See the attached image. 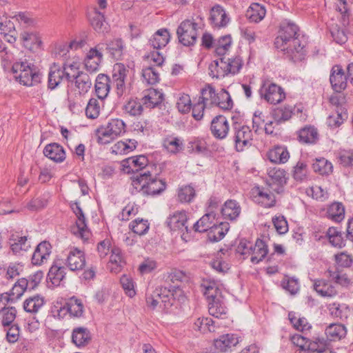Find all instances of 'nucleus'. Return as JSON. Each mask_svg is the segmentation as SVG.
<instances>
[{"instance_id":"50","label":"nucleus","mask_w":353,"mask_h":353,"mask_svg":"<svg viewBox=\"0 0 353 353\" xmlns=\"http://www.w3.org/2000/svg\"><path fill=\"white\" fill-rule=\"evenodd\" d=\"M328 309L333 317L340 319H346L350 313L349 307L345 304L333 303L329 305Z\"/></svg>"},{"instance_id":"32","label":"nucleus","mask_w":353,"mask_h":353,"mask_svg":"<svg viewBox=\"0 0 353 353\" xmlns=\"http://www.w3.org/2000/svg\"><path fill=\"white\" fill-rule=\"evenodd\" d=\"M227 65L225 64V57H221L213 61L209 65V74L216 79L225 77L227 74Z\"/></svg>"},{"instance_id":"5","label":"nucleus","mask_w":353,"mask_h":353,"mask_svg":"<svg viewBox=\"0 0 353 353\" xmlns=\"http://www.w3.org/2000/svg\"><path fill=\"white\" fill-rule=\"evenodd\" d=\"M71 208L77 219L76 224L71 228L72 233L83 241H88L91 236V232L87 227L85 218L79 203H72Z\"/></svg>"},{"instance_id":"62","label":"nucleus","mask_w":353,"mask_h":353,"mask_svg":"<svg viewBox=\"0 0 353 353\" xmlns=\"http://www.w3.org/2000/svg\"><path fill=\"white\" fill-rule=\"evenodd\" d=\"M289 319L293 327L299 331H306L311 328L310 325L308 323L307 319L304 317H297L295 314L290 313Z\"/></svg>"},{"instance_id":"47","label":"nucleus","mask_w":353,"mask_h":353,"mask_svg":"<svg viewBox=\"0 0 353 353\" xmlns=\"http://www.w3.org/2000/svg\"><path fill=\"white\" fill-rule=\"evenodd\" d=\"M345 210L341 203H334L330 205L327 211L329 219L335 222H340L344 218Z\"/></svg>"},{"instance_id":"6","label":"nucleus","mask_w":353,"mask_h":353,"mask_svg":"<svg viewBox=\"0 0 353 353\" xmlns=\"http://www.w3.org/2000/svg\"><path fill=\"white\" fill-rule=\"evenodd\" d=\"M176 34L179 42L183 46L193 45L197 37V23L191 20H185L177 28Z\"/></svg>"},{"instance_id":"57","label":"nucleus","mask_w":353,"mask_h":353,"mask_svg":"<svg viewBox=\"0 0 353 353\" xmlns=\"http://www.w3.org/2000/svg\"><path fill=\"white\" fill-rule=\"evenodd\" d=\"M218 97L219 100H217L218 101L216 106H218L221 109L225 110H229L232 108L233 102L228 92L225 90H221L219 92Z\"/></svg>"},{"instance_id":"7","label":"nucleus","mask_w":353,"mask_h":353,"mask_svg":"<svg viewBox=\"0 0 353 353\" xmlns=\"http://www.w3.org/2000/svg\"><path fill=\"white\" fill-rule=\"evenodd\" d=\"M148 159L144 155L127 158L121 162V170L127 174L134 173L133 176H135L137 174L148 170L145 168L148 165Z\"/></svg>"},{"instance_id":"44","label":"nucleus","mask_w":353,"mask_h":353,"mask_svg":"<svg viewBox=\"0 0 353 353\" xmlns=\"http://www.w3.org/2000/svg\"><path fill=\"white\" fill-rule=\"evenodd\" d=\"M80 61L79 60H68L63 66L62 70L64 71L65 79L70 81L82 72L79 70Z\"/></svg>"},{"instance_id":"1","label":"nucleus","mask_w":353,"mask_h":353,"mask_svg":"<svg viewBox=\"0 0 353 353\" xmlns=\"http://www.w3.org/2000/svg\"><path fill=\"white\" fill-rule=\"evenodd\" d=\"M132 185L137 191H143L148 195H156L161 193L165 189V183L158 179H152L150 172L145 170L137 174L132 178Z\"/></svg>"},{"instance_id":"23","label":"nucleus","mask_w":353,"mask_h":353,"mask_svg":"<svg viewBox=\"0 0 353 353\" xmlns=\"http://www.w3.org/2000/svg\"><path fill=\"white\" fill-rule=\"evenodd\" d=\"M43 154L48 158L58 163L63 161L65 159L63 147L56 143L47 145L43 150Z\"/></svg>"},{"instance_id":"31","label":"nucleus","mask_w":353,"mask_h":353,"mask_svg":"<svg viewBox=\"0 0 353 353\" xmlns=\"http://www.w3.org/2000/svg\"><path fill=\"white\" fill-rule=\"evenodd\" d=\"M9 301L0 306V320L3 327L12 325L17 316V310L14 307L8 306Z\"/></svg>"},{"instance_id":"15","label":"nucleus","mask_w":353,"mask_h":353,"mask_svg":"<svg viewBox=\"0 0 353 353\" xmlns=\"http://www.w3.org/2000/svg\"><path fill=\"white\" fill-rule=\"evenodd\" d=\"M52 246L47 241L37 245L32 256V263L35 265H41L48 260L51 254Z\"/></svg>"},{"instance_id":"51","label":"nucleus","mask_w":353,"mask_h":353,"mask_svg":"<svg viewBox=\"0 0 353 353\" xmlns=\"http://www.w3.org/2000/svg\"><path fill=\"white\" fill-rule=\"evenodd\" d=\"M215 322L211 318L200 317L194 322V327L195 330L202 333L214 331Z\"/></svg>"},{"instance_id":"55","label":"nucleus","mask_w":353,"mask_h":353,"mask_svg":"<svg viewBox=\"0 0 353 353\" xmlns=\"http://www.w3.org/2000/svg\"><path fill=\"white\" fill-rule=\"evenodd\" d=\"M101 103V101L100 103L98 99L94 98H92L89 100L85 108V114L88 118L96 119L99 117Z\"/></svg>"},{"instance_id":"28","label":"nucleus","mask_w":353,"mask_h":353,"mask_svg":"<svg viewBox=\"0 0 353 353\" xmlns=\"http://www.w3.org/2000/svg\"><path fill=\"white\" fill-rule=\"evenodd\" d=\"M10 248L14 254H20L22 252H26L30 248V243L26 236H19L12 234L10 238Z\"/></svg>"},{"instance_id":"21","label":"nucleus","mask_w":353,"mask_h":353,"mask_svg":"<svg viewBox=\"0 0 353 353\" xmlns=\"http://www.w3.org/2000/svg\"><path fill=\"white\" fill-rule=\"evenodd\" d=\"M239 338L233 334H227L221 336L219 339L214 341L216 349L221 352H227L232 347L236 346L239 343Z\"/></svg>"},{"instance_id":"64","label":"nucleus","mask_w":353,"mask_h":353,"mask_svg":"<svg viewBox=\"0 0 353 353\" xmlns=\"http://www.w3.org/2000/svg\"><path fill=\"white\" fill-rule=\"evenodd\" d=\"M286 48V50L284 52L292 54L297 53L299 54V58H301L304 54V46L301 44L300 39L298 38V36L296 38H294V39L291 40L288 45H286L284 48Z\"/></svg>"},{"instance_id":"42","label":"nucleus","mask_w":353,"mask_h":353,"mask_svg":"<svg viewBox=\"0 0 353 353\" xmlns=\"http://www.w3.org/2000/svg\"><path fill=\"white\" fill-rule=\"evenodd\" d=\"M265 14L266 10L264 6L259 3H254L250 6L246 15L251 21L257 23L265 17Z\"/></svg>"},{"instance_id":"33","label":"nucleus","mask_w":353,"mask_h":353,"mask_svg":"<svg viewBox=\"0 0 353 353\" xmlns=\"http://www.w3.org/2000/svg\"><path fill=\"white\" fill-rule=\"evenodd\" d=\"M241 206L235 200H228L221 208V214L225 219H236L241 213Z\"/></svg>"},{"instance_id":"2","label":"nucleus","mask_w":353,"mask_h":353,"mask_svg":"<svg viewBox=\"0 0 353 353\" xmlns=\"http://www.w3.org/2000/svg\"><path fill=\"white\" fill-rule=\"evenodd\" d=\"M125 123L119 119H112L105 125L99 128L96 132L98 143L105 145L125 132Z\"/></svg>"},{"instance_id":"27","label":"nucleus","mask_w":353,"mask_h":353,"mask_svg":"<svg viewBox=\"0 0 353 353\" xmlns=\"http://www.w3.org/2000/svg\"><path fill=\"white\" fill-rule=\"evenodd\" d=\"M219 92L216 93L215 89L210 85H206L201 90L200 101L205 104L206 108L216 105L219 100Z\"/></svg>"},{"instance_id":"16","label":"nucleus","mask_w":353,"mask_h":353,"mask_svg":"<svg viewBox=\"0 0 353 353\" xmlns=\"http://www.w3.org/2000/svg\"><path fill=\"white\" fill-rule=\"evenodd\" d=\"M128 70L121 63L114 64L112 71V79L115 83L118 95H122L125 88V79Z\"/></svg>"},{"instance_id":"13","label":"nucleus","mask_w":353,"mask_h":353,"mask_svg":"<svg viewBox=\"0 0 353 353\" xmlns=\"http://www.w3.org/2000/svg\"><path fill=\"white\" fill-rule=\"evenodd\" d=\"M253 134L248 126H241L235 132L234 141L237 151H243L252 145Z\"/></svg>"},{"instance_id":"35","label":"nucleus","mask_w":353,"mask_h":353,"mask_svg":"<svg viewBox=\"0 0 353 353\" xmlns=\"http://www.w3.org/2000/svg\"><path fill=\"white\" fill-rule=\"evenodd\" d=\"M251 252V261L253 263H258L261 261L268 254V248L265 243L261 240L257 239L255 244L252 245Z\"/></svg>"},{"instance_id":"25","label":"nucleus","mask_w":353,"mask_h":353,"mask_svg":"<svg viewBox=\"0 0 353 353\" xmlns=\"http://www.w3.org/2000/svg\"><path fill=\"white\" fill-rule=\"evenodd\" d=\"M110 79L109 77L103 74H99L95 81V92L97 97L103 100L107 97L110 89Z\"/></svg>"},{"instance_id":"18","label":"nucleus","mask_w":353,"mask_h":353,"mask_svg":"<svg viewBox=\"0 0 353 353\" xmlns=\"http://www.w3.org/2000/svg\"><path fill=\"white\" fill-rule=\"evenodd\" d=\"M210 19L215 28L225 27L230 21V17L225 10L219 5L214 6L211 9Z\"/></svg>"},{"instance_id":"22","label":"nucleus","mask_w":353,"mask_h":353,"mask_svg":"<svg viewBox=\"0 0 353 353\" xmlns=\"http://www.w3.org/2000/svg\"><path fill=\"white\" fill-rule=\"evenodd\" d=\"M73 79L75 80V94L79 97L85 95L91 88L92 81L85 72H81Z\"/></svg>"},{"instance_id":"59","label":"nucleus","mask_w":353,"mask_h":353,"mask_svg":"<svg viewBox=\"0 0 353 353\" xmlns=\"http://www.w3.org/2000/svg\"><path fill=\"white\" fill-rule=\"evenodd\" d=\"M225 64L227 65V74H235L238 73L242 68L243 61L240 57L232 58H225Z\"/></svg>"},{"instance_id":"36","label":"nucleus","mask_w":353,"mask_h":353,"mask_svg":"<svg viewBox=\"0 0 353 353\" xmlns=\"http://www.w3.org/2000/svg\"><path fill=\"white\" fill-rule=\"evenodd\" d=\"M143 104L150 108H153L163 101V94L156 89H149L142 99Z\"/></svg>"},{"instance_id":"41","label":"nucleus","mask_w":353,"mask_h":353,"mask_svg":"<svg viewBox=\"0 0 353 353\" xmlns=\"http://www.w3.org/2000/svg\"><path fill=\"white\" fill-rule=\"evenodd\" d=\"M106 50L112 58L119 60L123 54L125 45L122 39H114L107 44Z\"/></svg>"},{"instance_id":"56","label":"nucleus","mask_w":353,"mask_h":353,"mask_svg":"<svg viewBox=\"0 0 353 353\" xmlns=\"http://www.w3.org/2000/svg\"><path fill=\"white\" fill-rule=\"evenodd\" d=\"M313 170L321 174H328L332 171V165L324 158L317 159L312 165Z\"/></svg>"},{"instance_id":"37","label":"nucleus","mask_w":353,"mask_h":353,"mask_svg":"<svg viewBox=\"0 0 353 353\" xmlns=\"http://www.w3.org/2000/svg\"><path fill=\"white\" fill-rule=\"evenodd\" d=\"M268 157L273 163H284L288 160L290 155L285 147L276 146L268 152Z\"/></svg>"},{"instance_id":"4","label":"nucleus","mask_w":353,"mask_h":353,"mask_svg":"<svg viewBox=\"0 0 353 353\" xmlns=\"http://www.w3.org/2000/svg\"><path fill=\"white\" fill-rule=\"evenodd\" d=\"M299 28L293 22L285 19L280 25L279 35L275 39V46L281 51H285L286 45L298 36Z\"/></svg>"},{"instance_id":"61","label":"nucleus","mask_w":353,"mask_h":353,"mask_svg":"<svg viewBox=\"0 0 353 353\" xmlns=\"http://www.w3.org/2000/svg\"><path fill=\"white\" fill-rule=\"evenodd\" d=\"M347 119V113L344 108L336 110V113L327 118V123L330 127H338Z\"/></svg>"},{"instance_id":"43","label":"nucleus","mask_w":353,"mask_h":353,"mask_svg":"<svg viewBox=\"0 0 353 353\" xmlns=\"http://www.w3.org/2000/svg\"><path fill=\"white\" fill-rule=\"evenodd\" d=\"M65 268L61 266V263L56 262L50 268L48 276L53 285H59L60 283L65 278Z\"/></svg>"},{"instance_id":"14","label":"nucleus","mask_w":353,"mask_h":353,"mask_svg":"<svg viewBox=\"0 0 353 353\" xmlns=\"http://www.w3.org/2000/svg\"><path fill=\"white\" fill-rule=\"evenodd\" d=\"M211 132L214 137L223 139L226 137L229 132V123L227 119L222 116H216L211 122Z\"/></svg>"},{"instance_id":"52","label":"nucleus","mask_w":353,"mask_h":353,"mask_svg":"<svg viewBox=\"0 0 353 353\" xmlns=\"http://www.w3.org/2000/svg\"><path fill=\"white\" fill-rule=\"evenodd\" d=\"M232 43V38L230 35L221 37L215 43V52L219 56H223L229 50Z\"/></svg>"},{"instance_id":"10","label":"nucleus","mask_w":353,"mask_h":353,"mask_svg":"<svg viewBox=\"0 0 353 353\" xmlns=\"http://www.w3.org/2000/svg\"><path fill=\"white\" fill-rule=\"evenodd\" d=\"M330 81L336 92H341L346 88L347 78L341 65H335L332 68Z\"/></svg>"},{"instance_id":"63","label":"nucleus","mask_w":353,"mask_h":353,"mask_svg":"<svg viewBox=\"0 0 353 353\" xmlns=\"http://www.w3.org/2000/svg\"><path fill=\"white\" fill-rule=\"evenodd\" d=\"M256 192L259 196V202L264 207H272L274 204V196L272 193L269 191H263L257 188Z\"/></svg>"},{"instance_id":"48","label":"nucleus","mask_w":353,"mask_h":353,"mask_svg":"<svg viewBox=\"0 0 353 353\" xmlns=\"http://www.w3.org/2000/svg\"><path fill=\"white\" fill-rule=\"evenodd\" d=\"M268 174L271 180L272 183H276L279 185H283L286 183L287 177L285 170L279 168H269Z\"/></svg>"},{"instance_id":"54","label":"nucleus","mask_w":353,"mask_h":353,"mask_svg":"<svg viewBox=\"0 0 353 353\" xmlns=\"http://www.w3.org/2000/svg\"><path fill=\"white\" fill-rule=\"evenodd\" d=\"M292 114V108L290 105L276 108L273 111L272 117L276 123H281L290 119Z\"/></svg>"},{"instance_id":"40","label":"nucleus","mask_w":353,"mask_h":353,"mask_svg":"<svg viewBox=\"0 0 353 353\" xmlns=\"http://www.w3.org/2000/svg\"><path fill=\"white\" fill-rule=\"evenodd\" d=\"M90 23L93 28L98 32H104L108 30V23L105 21L104 14L94 9L90 15Z\"/></svg>"},{"instance_id":"45","label":"nucleus","mask_w":353,"mask_h":353,"mask_svg":"<svg viewBox=\"0 0 353 353\" xmlns=\"http://www.w3.org/2000/svg\"><path fill=\"white\" fill-rule=\"evenodd\" d=\"M109 268L111 272H117L124 263L121 251L119 248L114 247L111 249V255L109 261Z\"/></svg>"},{"instance_id":"38","label":"nucleus","mask_w":353,"mask_h":353,"mask_svg":"<svg viewBox=\"0 0 353 353\" xmlns=\"http://www.w3.org/2000/svg\"><path fill=\"white\" fill-rule=\"evenodd\" d=\"M327 337L331 341H338L344 338L347 334L345 327L340 323H332L325 330Z\"/></svg>"},{"instance_id":"46","label":"nucleus","mask_w":353,"mask_h":353,"mask_svg":"<svg viewBox=\"0 0 353 353\" xmlns=\"http://www.w3.org/2000/svg\"><path fill=\"white\" fill-rule=\"evenodd\" d=\"M318 132L312 126L305 127L299 132V140L305 143H314L318 139Z\"/></svg>"},{"instance_id":"8","label":"nucleus","mask_w":353,"mask_h":353,"mask_svg":"<svg viewBox=\"0 0 353 353\" xmlns=\"http://www.w3.org/2000/svg\"><path fill=\"white\" fill-rule=\"evenodd\" d=\"M261 95L266 101L272 104L279 103L285 98V94L281 87L269 82L263 84Z\"/></svg>"},{"instance_id":"20","label":"nucleus","mask_w":353,"mask_h":353,"mask_svg":"<svg viewBox=\"0 0 353 353\" xmlns=\"http://www.w3.org/2000/svg\"><path fill=\"white\" fill-rule=\"evenodd\" d=\"M102 57V53L97 48L90 49L84 61L86 70L90 72H97L99 70Z\"/></svg>"},{"instance_id":"9","label":"nucleus","mask_w":353,"mask_h":353,"mask_svg":"<svg viewBox=\"0 0 353 353\" xmlns=\"http://www.w3.org/2000/svg\"><path fill=\"white\" fill-rule=\"evenodd\" d=\"M86 264L84 252L78 248H71L65 259V265L71 271L82 270Z\"/></svg>"},{"instance_id":"53","label":"nucleus","mask_w":353,"mask_h":353,"mask_svg":"<svg viewBox=\"0 0 353 353\" xmlns=\"http://www.w3.org/2000/svg\"><path fill=\"white\" fill-rule=\"evenodd\" d=\"M68 312L74 317H80L83 312V305L82 302L76 298H71L66 303Z\"/></svg>"},{"instance_id":"3","label":"nucleus","mask_w":353,"mask_h":353,"mask_svg":"<svg viewBox=\"0 0 353 353\" xmlns=\"http://www.w3.org/2000/svg\"><path fill=\"white\" fill-rule=\"evenodd\" d=\"M12 70L14 74L19 72L16 78L19 79L21 83L26 86H33L40 82L41 74L37 68L28 61L15 63Z\"/></svg>"},{"instance_id":"60","label":"nucleus","mask_w":353,"mask_h":353,"mask_svg":"<svg viewBox=\"0 0 353 353\" xmlns=\"http://www.w3.org/2000/svg\"><path fill=\"white\" fill-rule=\"evenodd\" d=\"M142 77L148 84H155L159 81V73L153 66H148L143 69Z\"/></svg>"},{"instance_id":"12","label":"nucleus","mask_w":353,"mask_h":353,"mask_svg":"<svg viewBox=\"0 0 353 353\" xmlns=\"http://www.w3.org/2000/svg\"><path fill=\"white\" fill-rule=\"evenodd\" d=\"M307 351L301 350L295 353H335L330 347L323 337L312 336L309 340Z\"/></svg>"},{"instance_id":"49","label":"nucleus","mask_w":353,"mask_h":353,"mask_svg":"<svg viewBox=\"0 0 353 353\" xmlns=\"http://www.w3.org/2000/svg\"><path fill=\"white\" fill-rule=\"evenodd\" d=\"M123 110L125 113L130 116H139L143 112V105L137 99H130L123 105Z\"/></svg>"},{"instance_id":"24","label":"nucleus","mask_w":353,"mask_h":353,"mask_svg":"<svg viewBox=\"0 0 353 353\" xmlns=\"http://www.w3.org/2000/svg\"><path fill=\"white\" fill-rule=\"evenodd\" d=\"M230 229L229 223L221 222L219 224H213L208 230V239L211 242H218L221 240Z\"/></svg>"},{"instance_id":"17","label":"nucleus","mask_w":353,"mask_h":353,"mask_svg":"<svg viewBox=\"0 0 353 353\" xmlns=\"http://www.w3.org/2000/svg\"><path fill=\"white\" fill-rule=\"evenodd\" d=\"M187 221L186 212L185 211H177L170 215L167 223L172 230H185L188 232Z\"/></svg>"},{"instance_id":"26","label":"nucleus","mask_w":353,"mask_h":353,"mask_svg":"<svg viewBox=\"0 0 353 353\" xmlns=\"http://www.w3.org/2000/svg\"><path fill=\"white\" fill-rule=\"evenodd\" d=\"M170 37V34L167 29H160L150 39L149 45L154 50H159L168 43Z\"/></svg>"},{"instance_id":"58","label":"nucleus","mask_w":353,"mask_h":353,"mask_svg":"<svg viewBox=\"0 0 353 353\" xmlns=\"http://www.w3.org/2000/svg\"><path fill=\"white\" fill-rule=\"evenodd\" d=\"M194 189L190 185H184L178 190V200L181 203H189L195 196Z\"/></svg>"},{"instance_id":"29","label":"nucleus","mask_w":353,"mask_h":353,"mask_svg":"<svg viewBox=\"0 0 353 353\" xmlns=\"http://www.w3.org/2000/svg\"><path fill=\"white\" fill-rule=\"evenodd\" d=\"M65 78L64 71L57 63H54L50 68L48 73V88L54 89L61 81Z\"/></svg>"},{"instance_id":"30","label":"nucleus","mask_w":353,"mask_h":353,"mask_svg":"<svg viewBox=\"0 0 353 353\" xmlns=\"http://www.w3.org/2000/svg\"><path fill=\"white\" fill-rule=\"evenodd\" d=\"M313 288L314 290L322 296L332 297L337 293L335 286L323 279L314 280Z\"/></svg>"},{"instance_id":"11","label":"nucleus","mask_w":353,"mask_h":353,"mask_svg":"<svg viewBox=\"0 0 353 353\" xmlns=\"http://www.w3.org/2000/svg\"><path fill=\"white\" fill-rule=\"evenodd\" d=\"M201 290L209 302H217L223 300L221 289L214 281H203L201 285Z\"/></svg>"},{"instance_id":"19","label":"nucleus","mask_w":353,"mask_h":353,"mask_svg":"<svg viewBox=\"0 0 353 353\" xmlns=\"http://www.w3.org/2000/svg\"><path fill=\"white\" fill-rule=\"evenodd\" d=\"M91 341V334L88 328L78 327L73 329L72 342L78 347H85Z\"/></svg>"},{"instance_id":"34","label":"nucleus","mask_w":353,"mask_h":353,"mask_svg":"<svg viewBox=\"0 0 353 353\" xmlns=\"http://www.w3.org/2000/svg\"><path fill=\"white\" fill-rule=\"evenodd\" d=\"M44 298L39 294L34 295L26 299L23 302V309L26 312L35 314L43 306Z\"/></svg>"},{"instance_id":"39","label":"nucleus","mask_w":353,"mask_h":353,"mask_svg":"<svg viewBox=\"0 0 353 353\" xmlns=\"http://www.w3.org/2000/svg\"><path fill=\"white\" fill-rule=\"evenodd\" d=\"M214 219L215 214L214 212H208L194 224L193 228L196 232H208L214 224L213 221Z\"/></svg>"}]
</instances>
